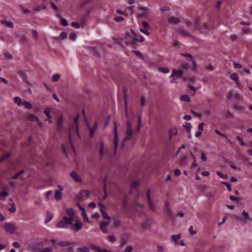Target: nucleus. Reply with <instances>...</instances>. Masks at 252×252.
I'll return each instance as SVG.
<instances>
[{"instance_id":"19","label":"nucleus","mask_w":252,"mask_h":252,"mask_svg":"<svg viewBox=\"0 0 252 252\" xmlns=\"http://www.w3.org/2000/svg\"><path fill=\"white\" fill-rule=\"evenodd\" d=\"M169 21L173 24H176L179 22L180 19L177 17L172 16L169 18Z\"/></svg>"},{"instance_id":"7","label":"nucleus","mask_w":252,"mask_h":252,"mask_svg":"<svg viewBox=\"0 0 252 252\" xmlns=\"http://www.w3.org/2000/svg\"><path fill=\"white\" fill-rule=\"evenodd\" d=\"M183 75V71L182 70L177 71L175 69L172 70V73L170 76L171 78L176 77L179 78L182 77Z\"/></svg>"},{"instance_id":"63","label":"nucleus","mask_w":252,"mask_h":252,"mask_svg":"<svg viewBox=\"0 0 252 252\" xmlns=\"http://www.w3.org/2000/svg\"><path fill=\"white\" fill-rule=\"evenodd\" d=\"M242 215L247 219L249 218V214L248 212L244 211L242 212Z\"/></svg>"},{"instance_id":"64","label":"nucleus","mask_w":252,"mask_h":252,"mask_svg":"<svg viewBox=\"0 0 252 252\" xmlns=\"http://www.w3.org/2000/svg\"><path fill=\"white\" fill-rule=\"evenodd\" d=\"M132 250V247L131 246H127L125 250L126 252H131Z\"/></svg>"},{"instance_id":"50","label":"nucleus","mask_w":252,"mask_h":252,"mask_svg":"<svg viewBox=\"0 0 252 252\" xmlns=\"http://www.w3.org/2000/svg\"><path fill=\"white\" fill-rule=\"evenodd\" d=\"M61 23L64 26H67L68 25L67 21L65 18H63L61 19Z\"/></svg>"},{"instance_id":"14","label":"nucleus","mask_w":252,"mask_h":252,"mask_svg":"<svg viewBox=\"0 0 252 252\" xmlns=\"http://www.w3.org/2000/svg\"><path fill=\"white\" fill-rule=\"evenodd\" d=\"M0 23L1 24L5 25L6 27L12 28L13 27V23L11 21H7L4 20H0Z\"/></svg>"},{"instance_id":"28","label":"nucleus","mask_w":252,"mask_h":252,"mask_svg":"<svg viewBox=\"0 0 252 252\" xmlns=\"http://www.w3.org/2000/svg\"><path fill=\"white\" fill-rule=\"evenodd\" d=\"M215 132H216L217 134H218V135H219L220 136H222V137H224L225 139H227V142H228L230 143V140H229V139H227V136H226L225 134H223V133H221L219 130H217V129H216V130H215Z\"/></svg>"},{"instance_id":"18","label":"nucleus","mask_w":252,"mask_h":252,"mask_svg":"<svg viewBox=\"0 0 252 252\" xmlns=\"http://www.w3.org/2000/svg\"><path fill=\"white\" fill-rule=\"evenodd\" d=\"M180 99L182 101L186 102H189L190 100V97L188 95H182L180 96Z\"/></svg>"},{"instance_id":"27","label":"nucleus","mask_w":252,"mask_h":252,"mask_svg":"<svg viewBox=\"0 0 252 252\" xmlns=\"http://www.w3.org/2000/svg\"><path fill=\"white\" fill-rule=\"evenodd\" d=\"M104 144L103 142L100 143L99 154L101 157L103 156Z\"/></svg>"},{"instance_id":"20","label":"nucleus","mask_w":252,"mask_h":252,"mask_svg":"<svg viewBox=\"0 0 252 252\" xmlns=\"http://www.w3.org/2000/svg\"><path fill=\"white\" fill-rule=\"evenodd\" d=\"M147 202H148L149 207L150 208V209L152 210H156V206L154 204V203L152 202L151 199H149V200H147Z\"/></svg>"},{"instance_id":"33","label":"nucleus","mask_w":252,"mask_h":252,"mask_svg":"<svg viewBox=\"0 0 252 252\" xmlns=\"http://www.w3.org/2000/svg\"><path fill=\"white\" fill-rule=\"evenodd\" d=\"M66 213L70 216H73L74 215V211L72 208L67 209L66 210Z\"/></svg>"},{"instance_id":"2","label":"nucleus","mask_w":252,"mask_h":252,"mask_svg":"<svg viewBox=\"0 0 252 252\" xmlns=\"http://www.w3.org/2000/svg\"><path fill=\"white\" fill-rule=\"evenodd\" d=\"M78 116H77L74 118V124L69 126V135L70 137L74 133H76L78 137L80 138V136L78 131Z\"/></svg>"},{"instance_id":"4","label":"nucleus","mask_w":252,"mask_h":252,"mask_svg":"<svg viewBox=\"0 0 252 252\" xmlns=\"http://www.w3.org/2000/svg\"><path fill=\"white\" fill-rule=\"evenodd\" d=\"M4 228L6 232L11 234H14L16 232V225L11 223H6L4 225Z\"/></svg>"},{"instance_id":"61","label":"nucleus","mask_w":252,"mask_h":252,"mask_svg":"<svg viewBox=\"0 0 252 252\" xmlns=\"http://www.w3.org/2000/svg\"><path fill=\"white\" fill-rule=\"evenodd\" d=\"M174 173L175 175L176 176H179L181 174V172L179 169H175L174 171Z\"/></svg>"},{"instance_id":"62","label":"nucleus","mask_w":252,"mask_h":252,"mask_svg":"<svg viewBox=\"0 0 252 252\" xmlns=\"http://www.w3.org/2000/svg\"><path fill=\"white\" fill-rule=\"evenodd\" d=\"M187 160V157H183L181 159V164L183 165H185L186 163V161Z\"/></svg>"},{"instance_id":"9","label":"nucleus","mask_w":252,"mask_h":252,"mask_svg":"<svg viewBox=\"0 0 252 252\" xmlns=\"http://www.w3.org/2000/svg\"><path fill=\"white\" fill-rule=\"evenodd\" d=\"M135 40H133V38H130L129 41L126 40L125 43L127 46H129L131 48H135Z\"/></svg>"},{"instance_id":"32","label":"nucleus","mask_w":252,"mask_h":252,"mask_svg":"<svg viewBox=\"0 0 252 252\" xmlns=\"http://www.w3.org/2000/svg\"><path fill=\"white\" fill-rule=\"evenodd\" d=\"M78 252H89V249L87 247H81L78 249Z\"/></svg>"},{"instance_id":"40","label":"nucleus","mask_w":252,"mask_h":252,"mask_svg":"<svg viewBox=\"0 0 252 252\" xmlns=\"http://www.w3.org/2000/svg\"><path fill=\"white\" fill-rule=\"evenodd\" d=\"M32 37L35 39H37L38 37V32L36 30H32Z\"/></svg>"},{"instance_id":"42","label":"nucleus","mask_w":252,"mask_h":252,"mask_svg":"<svg viewBox=\"0 0 252 252\" xmlns=\"http://www.w3.org/2000/svg\"><path fill=\"white\" fill-rule=\"evenodd\" d=\"M10 156V153L5 154L3 156L0 158V162L3 161Z\"/></svg>"},{"instance_id":"44","label":"nucleus","mask_w":252,"mask_h":252,"mask_svg":"<svg viewBox=\"0 0 252 252\" xmlns=\"http://www.w3.org/2000/svg\"><path fill=\"white\" fill-rule=\"evenodd\" d=\"M221 183L222 184L225 185L226 186L227 189L228 191H230L231 190V187L230 184L229 183H226V182H221Z\"/></svg>"},{"instance_id":"24","label":"nucleus","mask_w":252,"mask_h":252,"mask_svg":"<svg viewBox=\"0 0 252 252\" xmlns=\"http://www.w3.org/2000/svg\"><path fill=\"white\" fill-rule=\"evenodd\" d=\"M230 78L232 80H234L235 81H237V82H238V75L236 73H232L230 76Z\"/></svg>"},{"instance_id":"10","label":"nucleus","mask_w":252,"mask_h":252,"mask_svg":"<svg viewBox=\"0 0 252 252\" xmlns=\"http://www.w3.org/2000/svg\"><path fill=\"white\" fill-rule=\"evenodd\" d=\"M87 126L90 131V135L91 137H94V132L97 127V124L95 123L93 127H91L89 124L87 123Z\"/></svg>"},{"instance_id":"36","label":"nucleus","mask_w":252,"mask_h":252,"mask_svg":"<svg viewBox=\"0 0 252 252\" xmlns=\"http://www.w3.org/2000/svg\"><path fill=\"white\" fill-rule=\"evenodd\" d=\"M125 116L127 117L128 116V112H127V101L126 100V96H125Z\"/></svg>"},{"instance_id":"45","label":"nucleus","mask_w":252,"mask_h":252,"mask_svg":"<svg viewBox=\"0 0 252 252\" xmlns=\"http://www.w3.org/2000/svg\"><path fill=\"white\" fill-rule=\"evenodd\" d=\"M71 26L76 29H78L80 28V24L77 22H73L71 23Z\"/></svg>"},{"instance_id":"37","label":"nucleus","mask_w":252,"mask_h":252,"mask_svg":"<svg viewBox=\"0 0 252 252\" xmlns=\"http://www.w3.org/2000/svg\"><path fill=\"white\" fill-rule=\"evenodd\" d=\"M16 206L14 203L11 204V207L8 209V210L11 213H14L16 211Z\"/></svg>"},{"instance_id":"41","label":"nucleus","mask_w":252,"mask_h":252,"mask_svg":"<svg viewBox=\"0 0 252 252\" xmlns=\"http://www.w3.org/2000/svg\"><path fill=\"white\" fill-rule=\"evenodd\" d=\"M9 193L7 191H2L0 193V196L1 198H5L8 196Z\"/></svg>"},{"instance_id":"17","label":"nucleus","mask_w":252,"mask_h":252,"mask_svg":"<svg viewBox=\"0 0 252 252\" xmlns=\"http://www.w3.org/2000/svg\"><path fill=\"white\" fill-rule=\"evenodd\" d=\"M63 219L67 225L68 224H72L73 221V219L71 218H67L66 217H64L63 218Z\"/></svg>"},{"instance_id":"55","label":"nucleus","mask_w":252,"mask_h":252,"mask_svg":"<svg viewBox=\"0 0 252 252\" xmlns=\"http://www.w3.org/2000/svg\"><path fill=\"white\" fill-rule=\"evenodd\" d=\"M204 126V123H200L198 127V128L199 130L202 131H203V130H204V128H203Z\"/></svg>"},{"instance_id":"49","label":"nucleus","mask_w":252,"mask_h":252,"mask_svg":"<svg viewBox=\"0 0 252 252\" xmlns=\"http://www.w3.org/2000/svg\"><path fill=\"white\" fill-rule=\"evenodd\" d=\"M77 34L74 32L71 33L69 35V38L72 40H75Z\"/></svg>"},{"instance_id":"8","label":"nucleus","mask_w":252,"mask_h":252,"mask_svg":"<svg viewBox=\"0 0 252 252\" xmlns=\"http://www.w3.org/2000/svg\"><path fill=\"white\" fill-rule=\"evenodd\" d=\"M56 227L58 228H67L68 225H67L65 222L64 220H59L56 224Z\"/></svg>"},{"instance_id":"6","label":"nucleus","mask_w":252,"mask_h":252,"mask_svg":"<svg viewBox=\"0 0 252 252\" xmlns=\"http://www.w3.org/2000/svg\"><path fill=\"white\" fill-rule=\"evenodd\" d=\"M70 176L72 178L73 180L76 182L81 183L82 179L80 175L76 172L73 171L70 173Z\"/></svg>"},{"instance_id":"60","label":"nucleus","mask_w":252,"mask_h":252,"mask_svg":"<svg viewBox=\"0 0 252 252\" xmlns=\"http://www.w3.org/2000/svg\"><path fill=\"white\" fill-rule=\"evenodd\" d=\"M233 65L234 67L236 68H241L242 67V65L238 63H234Z\"/></svg>"},{"instance_id":"57","label":"nucleus","mask_w":252,"mask_h":252,"mask_svg":"<svg viewBox=\"0 0 252 252\" xmlns=\"http://www.w3.org/2000/svg\"><path fill=\"white\" fill-rule=\"evenodd\" d=\"M53 251L52 247H48L43 250V252H50Z\"/></svg>"},{"instance_id":"15","label":"nucleus","mask_w":252,"mask_h":252,"mask_svg":"<svg viewBox=\"0 0 252 252\" xmlns=\"http://www.w3.org/2000/svg\"><path fill=\"white\" fill-rule=\"evenodd\" d=\"M62 192L58 190H55V199H56V200L57 201H59L60 200L62 199Z\"/></svg>"},{"instance_id":"31","label":"nucleus","mask_w":252,"mask_h":252,"mask_svg":"<svg viewBox=\"0 0 252 252\" xmlns=\"http://www.w3.org/2000/svg\"><path fill=\"white\" fill-rule=\"evenodd\" d=\"M106 178L104 179V197L106 198L107 197V191H106Z\"/></svg>"},{"instance_id":"43","label":"nucleus","mask_w":252,"mask_h":252,"mask_svg":"<svg viewBox=\"0 0 252 252\" xmlns=\"http://www.w3.org/2000/svg\"><path fill=\"white\" fill-rule=\"evenodd\" d=\"M189 231L191 235H194L196 234V231H194L192 226H190L189 229Z\"/></svg>"},{"instance_id":"35","label":"nucleus","mask_w":252,"mask_h":252,"mask_svg":"<svg viewBox=\"0 0 252 252\" xmlns=\"http://www.w3.org/2000/svg\"><path fill=\"white\" fill-rule=\"evenodd\" d=\"M217 174L220 177V178L222 179H227V176L226 175L223 174L220 171L216 172Z\"/></svg>"},{"instance_id":"51","label":"nucleus","mask_w":252,"mask_h":252,"mask_svg":"<svg viewBox=\"0 0 252 252\" xmlns=\"http://www.w3.org/2000/svg\"><path fill=\"white\" fill-rule=\"evenodd\" d=\"M82 215L83 217H84V218L86 220H87V221L89 220V218L87 217V213H86L85 210H83V211L82 212Z\"/></svg>"},{"instance_id":"56","label":"nucleus","mask_w":252,"mask_h":252,"mask_svg":"<svg viewBox=\"0 0 252 252\" xmlns=\"http://www.w3.org/2000/svg\"><path fill=\"white\" fill-rule=\"evenodd\" d=\"M133 40H135V41H143L144 40V38L142 35H140L139 39L133 38Z\"/></svg>"},{"instance_id":"46","label":"nucleus","mask_w":252,"mask_h":252,"mask_svg":"<svg viewBox=\"0 0 252 252\" xmlns=\"http://www.w3.org/2000/svg\"><path fill=\"white\" fill-rule=\"evenodd\" d=\"M185 128L189 130V132H190V129L192 128L191 124L190 123H186V125H185Z\"/></svg>"},{"instance_id":"39","label":"nucleus","mask_w":252,"mask_h":252,"mask_svg":"<svg viewBox=\"0 0 252 252\" xmlns=\"http://www.w3.org/2000/svg\"><path fill=\"white\" fill-rule=\"evenodd\" d=\"M236 138L238 140H239L240 141V145L241 146H243L246 145V143L244 142L243 139L241 137H240L239 136H237L236 137Z\"/></svg>"},{"instance_id":"52","label":"nucleus","mask_w":252,"mask_h":252,"mask_svg":"<svg viewBox=\"0 0 252 252\" xmlns=\"http://www.w3.org/2000/svg\"><path fill=\"white\" fill-rule=\"evenodd\" d=\"M91 248L94 251H97V252H99V251H100L101 249H100L99 247L96 246H94V245H92L91 246Z\"/></svg>"},{"instance_id":"58","label":"nucleus","mask_w":252,"mask_h":252,"mask_svg":"<svg viewBox=\"0 0 252 252\" xmlns=\"http://www.w3.org/2000/svg\"><path fill=\"white\" fill-rule=\"evenodd\" d=\"M109 241L111 243H114L116 241V239L114 236H111L108 238Z\"/></svg>"},{"instance_id":"59","label":"nucleus","mask_w":252,"mask_h":252,"mask_svg":"<svg viewBox=\"0 0 252 252\" xmlns=\"http://www.w3.org/2000/svg\"><path fill=\"white\" fill-rule=\"evenodd\" d=\"M142 25L144 27V28L145 29H148L149 27V25L148 23L146 21H143L142 22Z\"/></svg>"},{"instance_id":"38","label":"nucleus","mask_w":252,"mask_h":252,"mask_svg":"<svg viewBox=\"0 0 252 252\" xmlns=\"http://www.w3.org/2000/svg\"><path fill=\"white\" fill-rule=\"evenodd\" d=\"M24 172V170H21L20 172H19L18 173H17V174H16L14 176H13L12 177V178L13 179H16L18 178L19 177V176H20L21 174H22V173H23Z\"/></svg>"},{"instance_id":"16","label":"nucleus","mask_w":252,"mask_h":252,"mask_svg":"<svg viewBox=\"0 0 252 252\" xmlns=\"http://www.w3.org/2000/svg\"><path fill=\"white\" fill-rule=\"evenodd\" d=\"M27 119L31 121H38V118L32 114H30L27 116Z\"/></svg>"},{"instance_id":"1","label":"nucleus","mask_w":252,"mask_h":252,"mask_svg":"<svg viewBox=\"0 0 252 252\" xmlns=\"http://www.w3.org/2000/svg\"><path fill=\"white\" fill-rule=\"evenodd\" d=\"M133 134V130L131 124L129 122H127V130L126 131V136L124 138L123 142L121 143L122 148L124 147L125 143L126 141L131 139Z\"/></svg>"},{"instance_id":"13","label":"nucleus","mask_w":252,"mask_h":252,"mask_svg":"<svg viewBox=\"0 0 252 252\" xmlns=\"http://www.w3.org/2000/svg\"><path fill=\"white\" fill-rule=\"evenodd\" d=\"M50 242L52 243L56 244L58 246L61 247H64L70 245V243H69L68 242L61 241L58 243H56L54 240H52Z\"/></svg>"},{"instance_id":"25","label":"nucleus","mask_w":252,"mask_h":252,"mask_svg":"<svg viewBox=\"0 0 252 252\" xmlns=\"http://www.w3.org/2000/svg\"><path fill=\"white\" fill-rule=\"evenodd\" d=\"M53 215L51 213H48L47 214V215H46V219H45V222L47 223V222H48L49 221H50L51 219L53 218Z\"/></svg>"},{"instance_id":"26","label":"nucleus","mask_w":252,"mask_h":252,"mask_svg":"<svg viewBox=\"0 0 252 252\" xmlns=\"http://www.w3.org/2000/svg\"><path fill=\"white\" fill-rule=\"evenodd\" d=\"M100 211L101 213L102 217L104 219H108V220L110 219V217L108 215V214H107V213L105 211H104V210H102V209H100Z\"/></svg>"},{"instance_id":"3","label":"nucleus","mask_w":252,"mask_h":252,"mask_svg":"<svg viewBox=\"0 0 252 252\" xmlns=\"http://www.w3.org/2000/svg\"><path fill=\"white\" fill-rule=\"evenodd\" d=\"M114 153L115 154L117 151V148L118 145L119 143V138L117 132V127L116 123H114Z\"/></svg>"},{"instance_id":"29","label":"nucleus","mask_w":252,"mask_h":252,"mask_svg":"<svg viewBox=\"0 0 252 252\" xmlns=\"http://www.w3.org/2000/svg\"><path fill=\"white\" fill-rule=\"evenodd\" d=\"M139 185V183L138 181H136L132 183V184L131 185V189H136L138 188V187Z\"/></svg>"},{"instance_id":"23","label":"nucleus","mask_w":252,"mask_h":252,"mask_svg":"<svg viewBox=\"0 0 252 252\" xmlns=\"http://www.w3.org/2000/svg\"><path fill=\"white\" fill-rule=\"evenodd\" d=\"M14 101L16 104H17L18 106H21L23 105V103L22 102L20 97L18 96L15 97L14 98Z\"/></svg>"},{"instance_id":"30","label":"nucleus","mask_w":252,"mask_h":252,"mask_svg":"<svg viewBox=\"0 0 252 252\" xmlns=\"http://www.w3.org/2000/svg\"><path fill=\"white\" fill-rule=\"evenodd\" d=\"M60 78V75L59 74H55L52 76V81L54 82L58 81Z\"/></svg>"},{"instance_id":"48","label":"nucleus","mask_w":252,"mask_h":252,"mask_svg":"<svg viewBox=\"0 0 252 252\" xmlns=\"http://www.w3.org/2000/svg\"><path fill=\"white\" fill-rule=\"evenodd\" d=\"M114 19L116 22H119L123 21L124 20V18L122 17L117 16L115 17Z\"/></svg>"},{"instance_id":"34","label":"nucleus","mask_w":252,"mask_h":252,"mask_svg":"<svg viewBox=\"0 0 252 252\" xmlns=\"http://www.w3.org/2000/svg\"><path fill=\"white\" fill-rule=\"evenodd\" d=\"M141 126H142L141 120L140 118L139 117L138 122V124H137V127H136V130L138 132H139L140 131V129L141 127Z\"/></svg>"},{"instance_id":"53","label":"nucleus","mask_w":252,"mask_h":252,"mask_svg":"<svg viewBox=\"0 0 252 252\" xmlns=\"http://www.w3.org/2000/svg\"><path fill=\"white\" fill-rule=\"evenodd\" d=\"M181 238V235L178 234V235H174L171 236V238L175 240H177L180 239Z\"/></svg>"},{"instance_id":"21","label":"nucleus","mask_w":252,"mask_h":252,"mask_svg":"<svg viewBox=\"0 0 252 252\" xmlns=\"http://www.w3.org/2000/svg\"><path fill=\"white\" fill-rule=\"evenodd\" d=\"M23 105L25 106V108L28 109H32V105L29 101H25L23 102Z\"/></svg>"},{"instance_id":"12","label":"nucleus","mask_w":252,"mask_h":252,"mask_svg":"<svg viewBox=\"0 0 252 252\" xmlns=\"http://www.w3.org/2000/svg\"><path fill=\"white\" fill-rule=\"evenodd\" d=\"M83 227L82 222L80 220H77L75 223L73 225V228H75L77 231H79L82 229Z\"/></svg>"},{"instance_id":"11","label":"nucleus","mask_w":252,"mask_h":252,"mask_svg":"<svg viewBox=\"0 0 252 252\" xmlns=\"http://www.w3.org/2000/svg\"><path fill=\"white\" fill-rule=\"evenodd\" d=\"M108 225V223L105 221H102L100 223V228L101 231L104 233H107L108 232L107 227Z\"/></svg>"},{"instance_id":"22","label":"nucleus","mask_w":252,"mask_h":252,"mask_svg":"<svg viewBox=\"0 0 252 252\" xmlns=\"http://www.w3.org/2000/svg\"><path fill=\"white\" fill-rule=\"evenodd\" d=\"M158 69L160 72H161L163 73H168L170 71L168 67H160L158 68Z\"/></svg>"},{"instance_id":"47","label":"nucleus","mask_w":252,"mask_h":252,"mask_svg":"<svg viewBox=\"0 0 252 252\" xmlns=\"http://www.w3.org/2000/svg\"><path fill=\"white\" fill-rule=\"evenodd\" d=\"M67 37V33L65 32H63L61 33L60 38L62 40L64 39Z\"/></svg>"},{"instance_id":"5","label":"nucleus","mask_w":252,"mask_h":252,"mask_svg":"<svg viewBox=\"0 0 252 252\" xmlns=\"http://www.w3.org/2000/svg\"><path fill=\"white\" fill-rule=\"evenodd\" d=\"M90 192L87 190H82L80 191L78 197L81 200H86L89 197Z\"/></svg>"},{"instance_id":"54","label":"nucleus","mask_w":252,"mask_h":252,"mask_svg":"<svg viewBox=\"0 0 252 252\" xmlns=\"http://www.w3.org/2000/svg\"><path fill=\"white\" fill-rule=\"evenodd\" d=\"M243 31L244 33H247V34H249L251 32V29L249 28H246L243 29Z\"/></svg>"}]
</instances>
